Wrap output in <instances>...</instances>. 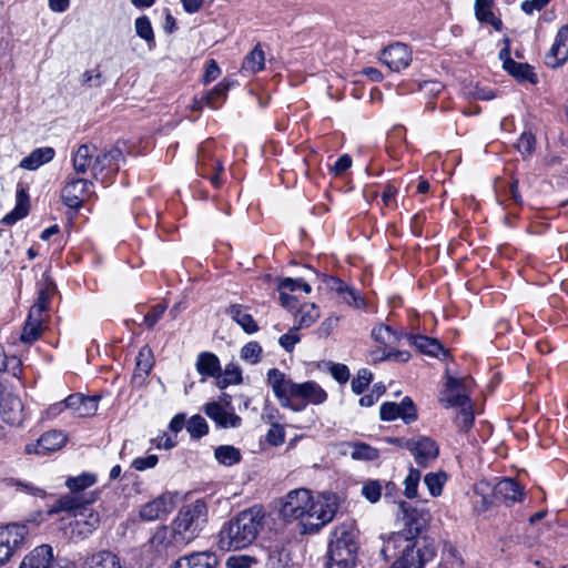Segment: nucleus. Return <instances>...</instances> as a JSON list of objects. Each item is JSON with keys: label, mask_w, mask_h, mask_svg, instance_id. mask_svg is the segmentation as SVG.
Returning a JSON list of instances; mask_svg holds the SVG:
<instances>
[{"label": "nucleus", "mask_w": 568, "mask_h": 568, "mask_svg": "<svg viewBox=\"0 0 568 568\" xmlns=\"http://www.w3.org/2000/svg\"><path fill=\"white\" fill-rule=\"evenodd\" d=\"M338 497L333 493H323L316 497L308 489L290 491L281 508L284 519L297 520L303 534H313L333 520L338 509Z\"/></svg>", "instance_id": "1"}, {"label": "nucleus", "mask_w": 568, "mask_h": 568, "mask_svg": "<svg viewBox=\"0 0 568 568\" xmlns=\"http://www.w3.org/2000/svg\"><path fill=\"white\" fill-rule=\"evenodd\" d=\"M267 383L281 406L294 412L303 410L308 404H323L327 398L316 382L295 383L277 368L267 372Z\"/></svg>", "instance_id": "2"}, {"label": "nucleus", "mask_w": 568, "mask_h": 568, "mask_svg": "<svg viewBox=\"0 0 568 568\" xmlns=\"http://www.w3.org/2000/svg\"><path fill=\"white\" fill-rule=\"evenodd\" d=\"M124 155L119 148L101 153L92 144H81L73 154L72 165L78 174L91 172L93 179L105 182L120 169Z\"/></svg>", "instance_id": "3"}, {"label": "nucleus", "mask_w": 568, "mask_h": 568, "mask_svg": "<svg viewBox=\"0 0 568 568\" xmlns=\"http://www.w3.org/2000/svg\"><path fill=\"white\" fill-rule=\"evenodd\" d=\"M264 515L250 508L229 520L220 530L217 545L222 550L242 549L251 545L261 527Z\"/></svg>", "instance_id": "4"}, {"label": "nucleus", "mask_w": 568, "mask_h": 568, "mask_svg": "<svg viewBox=\"0 0 568 568\" xmlns=\"http://www.w3.org/2000/svg\"><path fill=\"white\" fill-rule=\"evenodd\" d=\"M358 550V531L353 524L337 526L331 535L326 568H354Z\"/></svg>", "instance_id": "5"}, {"label": "nucleus", "mask_w": 568, "mask_h": 568, "mask_svg": "<svg viewBox=\"0 0 568 568\" xmlns=\"http://www.w3.org/2000/svg\"><path fill=\"white\" fill-rule=\"evenodd\" d=\"M90 500H84L81 496L65 495L58 500V510L67 511L73 515L74 519L70 523V534L72 538L83 539L95 530L100 524V516L91 507Z\"/></svg>", "instance_id": "6"}, {"label": "nucleus", "mask_w": 568, "mask_h": 568, "mask_svg": "<svg viewBox=\"0 0 568 568\" xmlns=\"http://www.w3.org/2000/svg\"><path fill=\"white\" fill-rule=\"evenodd\" d=\"M207 521L205 501L195 500L181 509L172 524L173 544L185 546L199 535Z\"/></svg>", "instance_id": "7"}, {"label": "nucleus", "mask_w": 568, "mask_h": 568, "mask_svg": "<svg viewBox=\"0 0 568 568\" xmlns=\"http://www.w3.org/2000/svg\"><path fill=\"white\" fill-rule=\"evenodd\" d=\"M469 382L448 376L445 389L440 393L439 402L447 408L456 407L459 412L456 424L462 430H468L474 423L471 404L467 394Z\"/></svg>", "instance_id": "8"}, {"label": "nucleus", "mask_w": 568, "mask_h": 568, "mask_svg": "<svg viewBox=\"0 0 568 568\" xmlns=\"http://www.w3.org/2000/svg\"><path fill=\"white\" fill-rule=\"evenodd\" d=\"M435 556V548L427 538L415 539L407 542L403 554L392 568H423L424 565Z\"/></svg>", "instance_id": "9"}, {"label": "nucleus", "mask_w": 568, "mask_h": 568, "mask_svg": "<svg viewBox=\"0 0 568 568\" xmlns=\"http://www.w3.org/2000/svg\"><path fill=\"white\" fill-rule=\"evenodd\" d=\"M28 532L27 525L10 524L0 527V567L22 546Z\"/></svg>", "instance_id": "10"}, {"label": "nucleus", "mask_w": 568, "mask_h": 568, "mask_svg": "<svg viewBox=\"0 0 568 568\" xmlns=\"http://www.w3.org/2000/svg\"><path fill=\"white\" fill-rule=\"evenodd\" d=\"M92 186L93 182L88 179L72 178L68 180L61 191L63 203L70 209H80L87 199L94 195Z\"/></svg>", "instance_id": "11"}, {"label": "nucleus", "mask_w": 568, "mask_h": 568, "mask_svg": "<svg viewBox=\"0 0 568 568\" xmlns=\"http://www.w3.org/2000/svg\"><path fill=\"white\" fill-rule=\"evenodd\" d=\"M405 448L413 454L415 462L420 467H428L439 454L436 442L426 436L409 438L405 442Z\"/></svg>", "instance_id": "12"}, {"label": "nucleus", "mask_w": 568, "mask_h": 568, "mask_svg": "<svg viewBox=\"0 0 568 568\" xmlns=\"http://www.w3.org/2000/svg\"><path fill=\"white\" fill-rule=\"evenodd\" d=\"M381 61L392 71L399 72L410 64L412 51L405 43L395 42L382 51Z\"/></svg>", "instance_id": "13"}, {"label": "nucleus", "mask_w": 568, "mask_h": 568, "mask_svg": "<svg viewBox=\"0 0 568 568\" xmlns=\"http://www.w3.org/2000/svg\"><path fill=\"white\" fill-rule=\"evenodd\" d=\"M67 443V436L60 430L44 433L37 442L29 443L24 447L27 454L44 456L61 449Z\"/></svg>", "instance_id": "14"}, {"label": "nucleus", "mask_w": 568, "mask_h": 568, "mask_svg": "<svg viewBox=\"0 0 568 568\" xmlns=\"http://www.w3.org/2000/svg\"><path fill=\"white\" fill-rule=\"evenodd\" d=\"M398 508L403 514L404 530H406L410 536L419 538L418 535L428 521V513L424 509L415 508L405 501H400Z\"/></svg>", "instance_id": "15"}, {"label": "nucleus", "mask_w": 568, "mask_h": 568, "mask_svg": "<svg viewBox=\"0 0 568 568\" xmlns=\"http://www.w3.org/2000/svg\"><path fill=\"white\" fill-rule=\"evenodd\" d=\"M0 415L4 423L11 426H20L24 420L21 399L10 393L3 394L0 399Z\"/></svg>", "instance_id": "16"}, {"label": "nucleus", "mask_w": 568, "mask_h": 568, "mask_svg": "<svg viewBox=\"0 0 568 568\" xmlns=\"http://www.w3.org/2000/svg\"><path fill=\"white\" fill-rule=\"evenodd\" d=\"M323 283L326 288L331 292L336 293V295L345 302L349 306L354 307H363L365 305L364 300L358 295V293L349 287L342 280L334 276L322 275Z\"/></svg>", "instance_id": "17"}, {"label": "nucleus", "mask_w": 568, "mask_h": 568, "mask_svg": "<svg viewBox=\"0 0 568 568\" xmlns=\"http://www.w3.org/2000/svg\"><path fill=\"white\" fill-rule=\"evenodd\" d=\"M172 509L173 498L169 495H161L141 507L140 517L146 521L160 520L170 514Z\"/></svg>", "instance_id": "18"}, {"label": "nucleus", "mask_w": 568, "mask_h": 568, "mask_svg": "<svg viewBox=\"0 0 568 568\" xmlns=\"http://www.w3.org/2000/svg\"><path fill=\"white\" fill-rule=\"evenodd\" d=\"M223 163L213 160L206 153V146L203 145L199 151L197 172L201 176L210 179L214 186L221 185L220 173L223 172Z\"/></svg>", "instance_id": "19"}, {"label": "nucleus", "mask_w": 568, "mask_h": 568, "mask_svg": "<svg viewBox=\"0 0 568 568\" xmlns=\"http://www.w3.org/2000/svg\"><path fill=\"white\" fill-rule=\"evenodd\" d=\"M568 59V24L561 27L555 38V42L546 57V63L556 68Z\"/></svg>", "instance_id": "20"}, {"label": "nucleus", "mask_w": 568, "mask_h": 568, "mask_svg": "<svg viewBox=\"0 0 568 568\" xmlns=\"http://www.w3.org/2000/svg\"><path fill=\"white\" fill-rule=\"evenodd\" d=\"M20 568H58L53 564V550L49 545L36 547L20 564Z\"/></svg>", "instance_id": "21"}, {"label": "nucleus", "mask_w": 568, "mask_h": 568, "mask_svg": "<svg viewBox=\"0 0 568 568\" xmlns=\"http://www.w3.org/2000/svg\"><path fill=\"white\" fill-rule=\"evenodd\" d=\"M64 407L70 408L79 417L93 416L98 410V398L83 396L82 394H72L63 403Z\"/></svg>", "instance_id": "22"}, {"label": "nucleus", "mask_w": 568, "mask_h": 568, "mask_svg": "<svg viewBox=\"0 0 568 568\" xmlns=\"http://www.w3.org/2000/svg\"><path fill=\"white\" fill-rule=\"evenodd\" d=\"M204 413L216 423L217 426L223 428L237 427L241 424V418L234 413L227 412L221 403H207L204 407Z\"/></svg>", "instance_id": "23"}, {"label": "nucleus", "mask_w": 568, "mask_h": 568, "mask_svg": "<svg viewBox=\"0 0 568 568\" xmlns=\"http://www.w3.org/2000/svg\"><path fill=\"white\" fill-rule=\"evenodd\" d=\"M494 498L505 504L520 501L524 493L523 488L511 478H505L498 481L493 488Z\"/></svg>", "instance_id": "24"}, {"label": "nucleus", "mask_w": 568, "mask_h": 568, "mask_svg": "<svg viewBox=\"0 0 568 568\" xmlns=\"http://www.w3.org/2000/svg\"><path fill=\"white\" fill-rule=\"evenodd\" d=\"M219 559L211 551L193 552L175 561L174 568H216Z\"/></svg>", "instance_id": "25"}, {"label": "nucleus", "mask_w": 568, "mask_h": 568, "mask_svg": "<svg viewBox=\"0 0 568 568\" xmlns=\"http://www.w3.org/2000/svg\"><path fill=\"white\" fill-rule=\"evenodd\" d=\"M415 539L404 529L392 532L387 537H383L384 544L381 548V554L385 559L393 558L400 549H404L407 542H413Z\"/></svg>", "instance_id": "26"}, {"label": "nucleus", "mask_w": 568, "mask_h": 568, "mask_svg": "<svg viewBox=\"0 0 568 568\" xmlns=\"http://www.w3.org/2000/svg\"><path fill=\"white\" fill-rule=\"evenodd\" d=\"M404 338L424 354L437 357L440 353H445L443 345L436 338L413 334H406Z\"/></svg>", "instance_id": "27"}, {"label": "nucleus", "mask_w": 568, "mask_h": 568, "mask_svg": "<svg viewBox=\"0 0 568 568\" xmlns=\"http://www.w3.org/2000/svg\"><path fill=\"white\" fill-rule=\"evenodd\" d=\"M494 1L475 0L474 9L476 19L479 22L490 24L495 30L499 31L503 28V22L493 12Z\"/></svg>", "instance_id": "28"}, {"label": "nucleus", "mask_w": 568, "mask_h": 568, "mask_svg": "<svg viewBox=\"0 0 568 568\" xmlns=\"http://www.w3.org/2000/svg\"><path fill=\"white\" fill-rule=\"evenodd\" d=\"M54 150L50 146L36 149L21 161L20 166L30 171L37 170L41 165L50 162L54 158Z\"/></svg>", "instance_id": "29"}, {"label": "nucleus", "mask_w": 568, "mask_h": 568, "mask_svg": "<svg viewBox=\"0 0 568 568\" xmlns=\"http://www.w3.org/2000/svg\"><path fill=\"white\" fill-rule=\"evenodd\" d=\"M504 69L517 80L529 81L532 84L537 83V75L527 63L516 62L511 58H507L504 62Z\"/></svg>", "instance_id": "30"}, {"label": "nucleus", "mask_w": 568, "mask_h": 568, "mask_svg": "<svg viewBox=\"0 0 568 568\" xmlns=\"http://www.w3.org/2000/svg\"><path fill=\"white\" fill-rule=\"evenodd\" d=\"M226 314L232 317L246 333L253 334L257 332L258 327L253 320L252 315L244 312L241 305H231L226 310Z\"/></svg>", "instance_id": "31"}, {"label": "nucleus", "mask_w": 568, "mask_h": 568, "mask_svg": "<svg viewBox=\"0 0 568 568\" xmlns=\"http://www.w3.org/2000/svg\"><path fill=\"white\" fill-rule=\"evenodd\" d=\"M29 204H28V194L23 189L18 190L17 192V205L14 210L7 215H4L1 222L4 225H12L17 221L21 220L28 214Z\"/></svg>", "instance_id": "32"}, {"label": "nucleus", "mask_w": 568, "mask_h": 568, "mask_svg": "<svg viewBox=\"0 0 568 568\" xmlns=\"http://www.w3.org/2000/svg\"><path fill=\"white\" fill-rule=\"evenodd\" d=\"M85 568H122L120 559L111 551H100L85 561Z\"/></svg>", "instance_id": "33"}, {"label": "nucleus", "mask_w": 568, "mask_h": 568, "mask_svg": "<svg viewBox=\"0 0 568 568\" xmlns=\"http://www.w3.org/2000/svg\"><path fill=\"white\" fill-rule=\"evenodd\" d=\"M150 544L159 554L168 551L170 547H181L173 544V529L168 527L158 528L152 536Z\"/></svg>", "instance_id": "34"}, {"label": "nucleus", "mask_w": 568, "mask_h": 568, "mask_svg": "<svg viewBox=\"0 0 568 568\" xmlns=\"http://www.w3.org/2000/svg\"><path fill=\"white\" fill-rule=\"evenodd\" d=\"M196 368L201 375L214 377L221 371L220 361L212 353H202L197 357Z\"/></svg>", "instance_id": "35"}, {"label": "nucleus", "mask_w": 568, "mask_h": 568, "mask_svg": "<svg viewBox=\"0 0 568 568\" xmlns=\"http://www.w3.org/2000/svg\"><path fill=\"white\" fill-rule=\"evenodd\" d=\"M134 31L138 37L145 41L148 49L152 50L155 48V36L150 19L146 16H142L134 21Z\"/></svg>", "instance_id": "36"}, {"label": "nucleus", "mask_w": 568, "mask_h": 568, "mask_svg": "<svg viewBox=\"0 0 568 568\" xmlns=\"http://www.w3.org/2000/svg\"><path fill=\"white\" fill-rule=\"evenodd\" d=\"M264 63V51L260 44H256L254 49L244 58L242 63V71L247 73H256L263 69Z\"/></svg>", "instance_id": "37"}, {"label": "nucleus", "mask_w": 568, "mask_h": 568, "mask_svg": "<svg viewBox=\"0 0 568 568\" xmlns=\"http://www.w3.org/2000/svg\"><path fill=\"white\" fill-rule=\"evenodd\" d=\"M215 459L224 466H233L241 460V452L234 446L222 445L214 450Z\"/></svg>", "instance_id": "38"}, {"label": "nucleus", "mask_w": 568, "mask_h": 568, "mask_svg": "<svg viewBox=\"0 0 568 568\" xmlns=\"http://www.w3.org/2000/svg\"><path fill=\"white\" fill-rule=\"evenodd\" d=\"M320 317V310L314 303L303 304L296 313L297 328L308 327Z\"/></svg>", "instance_id": "39"}, {"label": "nucleus", "mask_w": 568, "mask_h": 568, "mask_svg": "<svg viewBox=\"0 0 568 568\" xmlns=\"http://www.w3.org/2000/svg\"><path fill=\"white\" fill-rule=\"evenodd\" d=\"M447 481V474L443 470L428 473L424 483L433 497H438L442 495L443 486Z\"/></svg>", "instance_id": "40"}, {"label": "nucleus", "mask_w": 568, "mask_h": 568, "mask_svg": "<svg viewBox=\"0 0 568 568\" xmlns=\"http://www.w3.org/2000/svg\"><path fill=\"white\" fill-rule=\"evenodd\" d=\"M373 338L385 347H393L398 341L397 334L386 325H379L372 331Z\"/></svg>", "instance_id": "41"}, {"label": "nucleus", "mask_w": 568, "mask_h": 568, "mask_svg": "<svg viewBox=\"0 0 568 568\" xmlns=\"http://www.w3.org/2000/svg\"><path fill=\"white\" fill-rule=\"evenodd\" d=\"M95 476L92 474H82L78 477H71L65 485L70 489L69 495L80 496L79 493L92 486L95 483Z\"/></svg>", "instance_id": "42"}, {"label": "nucleus", "mask_w": 568, "mask_h": 568, "mask_svg": "<svg viewBox=\"0 0 568 568\" xmlns=\"http://www.w3.org/2000/svg\"><path fill=\"white\" fill-rule=\"evenodd\" d=\"M230 84L225 82L219 83L212 91L207 92L203 98L206 105L212 109H217L221 105V100L226 97Z\"/></svg>", "instance_id": "43"}, {"label": "nucleus", "mask_w": 568, "mask_h": 568, "mask_svg": "<svg viewBox=\"0 0 568 568\" xmlns=\"http://www.w3.org/2000/svg\"><path fill=\"white\" fill-rule=\"evenodd\" d=\"M153 366L152 352L148 346H143L136 356V368L138 375H148Z\"/></svg>", "instance_id": "44"}, {"label": "nucleus", "mask_w": 568, "mask_h": 568, "mask_svg": "<svg viewBox=\"0 0 568 568\" xmlns=\"http://www.w3.org/2000/svg\"><path fill=\"white\" fill-rule=\"evenodd\" d=\"M353 459L375 460L378 458V449L365 444L355 443L351 453Z\"/></svg>", "instance_id": "45"}, {"label": "nucleus", "mask_w": 568, "mask_h": 568, "mask_svg": "<svg viewBox=\"0 0 568 568\" xmlns=\"http://www.w3.org/2000/svg\"><path fill=\"white\" fill-rule=\"evenodd\" d=\"M186 430L192 438H201L207 434L209 426L202 416L193 415L186 423Z\"/></svg>", "instance_id": "46"}, {"label": "nucleus", "mask_w": 568, "mask_h": 568, "mask_svg": "<svg viewBox=\"0 0 568 568\" xmlns=\"http://www.w3.org/2000/svg\"><path fill=\"white\" fill-rule=\"evenodd\" d=\"M420 480V471L416 468L410 467L408 475L404 480L405 496L409 499L417 497V487Z\"/></svg>", "instance_id": "47"}, {"label": "nucleus", "mask_w": 568, "mask_h": 568, "mask_svg": "<svg viewBox=\"0 0 568 568\" xmlns=\"http://www.w3.org/2000/svg\"><path fill=\"white\" fill-rule=\"evenodd\" d=\"M42 329H43L42 325L27 320L24 323L20 338L26 344H32L40 337Z\"/></svg>", "instance_id": "48"}, {"label": "nucleus", "mask_w": 568, "mask_h": 568, "mask_svg": "<svg viewBox=\"0 0 568 568\" xmlns=\"http://www.w3.org/2000/svg\"><path fill=\"white\" fill-rule=\"evenodd\" d=\"M362 495L372 504L377 503L382 496V485L378 480H368L362 487Z\"/></svg>", "instance_id": "49"}, {"label": "nucleus", "mask_w": 568, "mask_h": 568, "mask_svg": "<svg viewBox=\"0 0 568 568\" xmlns=\"http://www.w3.org/2000/svg\"><path fill=\"white\" fill-rule=\"evenodd\" d=\"M262 347L257 342H250L241 349V358L252 364H256L260 361Z\"/></svg>", "instance_id": "50"}, {"label": "nucleus", "mask_w": 568, "mask_h": 568, "mask_svg": "<svg viewBox=\"0 0 568 568\" xmlns=\"http://www.w3.org/2000/svg\"><path fill=\"white\" fill-rule=\"evenodd\" d=\"M373 374L371 371L363 368L357 373V376L352 381V389L356 394H362L372 382Z\"/></svg>", "instance_id": "51"}, {"label": "nucleus", "mask_w": 568, "mask_h": 568, "mask_svg": "<svg viewBox=\"0 0 568 568\" xmlns=\"http://www.w3.org/2000/svg\"><path fill=\"white\" fill-rule=\"evenodd\" d=\"M55 292V286L52 282H47L41 285L38 293V298L33 305H39L41 308L48 311L50 298Z\"/></svg>", "instance_id": "52"}, {"label": "nucleus", "mask_w": 568, "mask_h": 568, "mask_svg": "<svg viewBox=\"0 0 568 568\" xmlns=\"http://www.w3.org/2000/svg\"><path fill=\"white\" fill-rule=\"evenodd\" d=\"M536 139L530 132H524L516 144L517 150L523 155H530L535 150Z\"/></svg>", "instance_id": "53"}, {"label": "nucleus", "mask_w": 568, "mask_h": 568, "mask_svg": "<svg viewBox=\"0 0 568 568\" xmlns=\"http://www.w3.org/2000/svg\"><path fill=\"white\" fill-rule=\"evenodd\" d=\"M399 417L407 424L417 418L416 407L409 397H405L399 404Z\"/></svg>", "instance_id": "54"}, {"label": "nucleus", "mask_w": 568, "mask_h": 568, "mask_svg": "<svg viewBox=\"0 0 568 568\" xmlns=\"http://www.w3.org/2000/svg\"><path fill=\"white\" fill-rule=\"evenodd\" d=\"M242 381V373L239 366L229 364L225 367L223 379L220 382L222 387L231 384H239Z\"/></svg>", "instance_id": "55"}, {"label": "nucleus", "mask_w": 568, "mask_h": 568, "mask_svg": "<svg viewBox=\"0 0 568 568\" xmlns=\"http://www.w3.org/2000/svg\"><path fill=\"white\" fill-rule=\"evenodd\" d=\"M266 440L274 446L282 445L285 440L284 428L280 424H272L266 434Z\"/></svg>", "instance_id": "56"}, {"label": "nucleus", "mask_w": 568, "mask_h": 568, "mask_svg": "<svg viewBox=\"0 0 568 568\" xmlns=\"http://www.w3.org/2000/svg\"><path fill=\"white\" fill-rule=\"evenodd\" d=\"M297 329V327H293L288 331V333L280 337L278 343L286 352H292L295 344L300 342Z\"/></svg>", "instance_id": "57"}, {"label": "nucleus", "mask_w": 568, "mask_h": 568, "mask_svg": "<svg viewBox=\"0 0 568 568\" xmlns=\"http://www.w3.org/2000/svg\"><path fill=\"white\" fill-rule=\"evenodd\" d=\"M381 418L383 420H394L399 417V404L386 402L381 406Z\"/></svg>", "instance_id": "58"}, {"label": "nucleus", "mask_w": 568, "mask_h": 568, "mask_svg": "<svg viewBox=\"0 0 568 568\" xmlns=\"http://www.w3.org/2000/svg\"><path fill=\"white\" fill-rule=\"evenodd\" d=\"M166 310V305L158 304L152 307V310L144 316V324L152 328L158 321L163 316Z\"/></svg>", "instance_id": "59"}, {"label": "nucleus", "mask_w": 568, "mask_h": 568, "mask_svg": "<svg viewBox=\"0 0 568 568\" xmlns=\"http://www.w3.org/2000/svg\"><path fill=\"white\" fill-rule=\"evenodd\" d=\"M158 464L156 455H149L145 457H138L132 462V467L139 471L153 468Z\"/></svg>", "instance_id": "60"}, {"label": "nucleus", "mask_w": 568, "mask_h": 568, "mask_svg": "<svg viewBox=\"0 0 568 568\" xmlns=\"http://www.w3.org/2000/svg\"><path fill=\"white\" fill-rule=\"evenodd\" d=\"M81 82L89 87H100L103 83L102 73L99 70L85 71L82 74Z\"/></svg>", "instance_id": "61"}, {"label": "nucleus", "mask_w": 568, "mask_h": 568, "mask_svg": "<svg viewBox=\"0 0 568 568\" xmlns=\"http://www.w3.org/2000/svg\"><path fill=\"white\" fill-rule=\"evenodd\" d=\"M253 561L247 556H231L226 561V568H250Z\"/></svg>", "instance_id": "62"}, {"label": "nucleus", "mask_w": 568, "mask_h": 568, "mask_svg": "<svg viewBox=\"0 0 568 568\" xmlns=\"http://www.w3.org/2000/svg\"><path fill=\"white\" fill-rule=\"evenodd\" d=\"M332 376L339 383H346L349 378V371L346 365L334 364L331 367Z\"/></svg>", "instance_id": "63"}, {"label": "nucleus", "mask_w": 568, "mask_h": 568, "mask_svg": "<svg viewBox=\"0 0 568 568\" xmlns=\"http://www.w3.org/2000/svg\"><path fill=\"white\" fill-rule=\"evenodd\" d=\"M550 0H525L521 9L527 14H531L535 10L539 11L549 3Z\"/></svg>", "instance_id": "64"}]
</instances>
